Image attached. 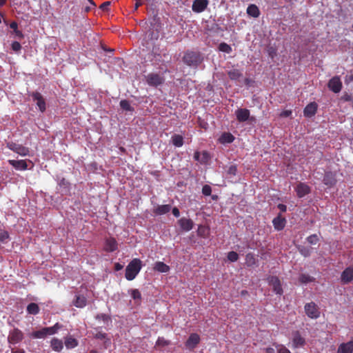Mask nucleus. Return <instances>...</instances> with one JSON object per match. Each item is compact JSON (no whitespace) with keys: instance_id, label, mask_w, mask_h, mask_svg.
<instances>
[{"instance_id":"nucleus-1","label":"nucleus","mask_w":353,"mask_h":353,"mask_svg":"<svg viewBox=\"0 0 353 353\" xmlns=\"http://www.w3.org/2000/svg\"><path fill=\"white\" fill-rule=\"evenodd\" d=\"M141 269V261L139 259L132 260L125 268V279L128 281L133 280Z\"/></svg>"},{"instance_id":"nucleus-2","label":"nucleus","mask_w":353,"mask_h":353,"mask_svg":"<svg viewBox=\"0 0 353 353\" xmlns=\"http://www.w3.org/2000/svg\"><path fill=\"white\" fill-rule=\"evenodd\" d=\"M183 61L188 66L197 67L203 59L199 52L188 50L185 52Z\"/></svg>"},{"instance_id":"nucleus-3","label":"nucleus","mask_w":353,"mask_h":353,"mask_svg":"<svg viewBox=\"0 0 353 353\" xmlns=\"http://www.w3.org/2000/svg\"><path fill=\"white\" fill-rule=\"evenodd\" d=\"M145 78L147 84L152 87L161 85L165 81L163 76L157 73H149Z\"/></svg>"},{"instance_id":"nucleus-4","label":"nucleus","mask_w":353,"mask_h":353,"mask_svg":"<svg viewBox=\"0 0 353 353\" xmlns=\"http://www.w3.org/2000/svg\"><path fill=\"white\" fill-rule=\"evenodd\" d=\"M6 146L8 149L21 156L25 157L29 154V149L21 144L10 141L7 143Z\"/></svg>"},{"instance_id":"nucleus-5","label":"nucleus","mask_w":353,"mask_h":353,"mask_svg":"<svg viewBox=\"0 0 353 353\" xmlns=\"http://www.w3.org/2000/svg\"><path fill=\"white\" fill-rule=\"evenodd\" d=\"M23 339V332L18 328H14L9 333L8 341L9 343L14 345L21 342Z\"/></svg>"},{"instance_id":"nucleus-6","label":"nucleus","mask_w":353,"mask_h":353,"mask_svg":"<svg viewBox=\"0 0 353 353\" xmlns=\"http://www.w3.org/2000/svg\"><path fill=\"white\" fill-rule=\"evenodd\" d=\"M269 285L272 287L273 291L276 294L281 295L283 292L281 283L279 277L270 276L268 278Z\"/></svg>"},{"instance_id":"nucleus-7","label":"nucleus","mask_w":353,"mask_h":353,"mask_svg":"<svg viewBox=\"0 0 353 353\" xmlns=\"http://www.w3.org/2000/svg\"><path fill=\"white\" fill-rule=\"evenodd\" d=\"M305 311L306 314L312 319H316L320 314L317 305L314 302L305 304Z\"/></svg>"},{"instance_id":"nucleus-8","label":"nucleus","mask_w":353,"mask_h":353,"mask_svg":"<svg viewBox=\"0 0 353 353\" xmlns=\"http://www.w3.org/2000/svg\"><path fill=\"white\" fill-rule=\"evenodd\" d=\"M328 88L334 93H339L342 89V82L337 76L332 77L328 82Z\"/></svg>"},{"instance_id":"nucleus-9","label":"nucleus","mask_w":353,"mask_h":353,"mask_svg":"<svg viewBox=\"0 0 353 353\" xmlns=\"http://www.w3.org/2000/svg\"><path fill=\"white\" fill-rule=\"evenodd\" d=\"M341 280L343 284H347L353 281V266L346 268L341 273Z\"/></svg>"},{"instance_id":"nucleus-10","label":"nucleus","mask_w":353,"mask_h":353,"mask_svg":"<svg viewBox=\"0 0 353 353\" xmlns=\"http://www.w3.org/2000/svg\"><path fill=\"white\" fill-rule=\"evenodd\" d=\"M208 3V0H194L192 6V9L194 12L200 13L206 9Z\"/></svg>"},{"instance_id":"nucleus-11","label":"nucleus","mask_w":353,"mask_h":353,"mask_svg":"<svg viewBox=\"0 0 353 353\" xmlns=\"http://www.w3.org/2000/svg\"><path fill=\"white\" fill-rule=\"evenodd\" d=\"M32 99L34 101L37 102V105L39 107V110L41 112H43L46 110V105L45 99L41 93L38 92H34L32 94Z\"/></svg>"},{"instance_id":"nucleus-12","label":"nucleus","mask_w":353,"mask_h":353,"mask_svg":"<svg viewBox=\"0 0 353 353\" xmlns=\"http://www.w3.org/2000/svg\"><path fill=\"white\" fill-rule=\"evenodd\" d=\"M200 342V336L198 334L192 333L190 335L189 338L185 342V346L192 350L196 347V346Z\"/></svg>"},{"instance_id":"nucleus-13","label":"nucleus","mask_w":353,"mask_h":353,"mask_svg":"<svg viewBox=\"0 0 353 353\" xmlns=\"http://www.w3.org/2000/svg\"><path fill=\"white\" fill-rule=\"evenodd\" d=\"M323 182L328 187L334 186L336 183V174L330 171L326 172L324 174Z\"/></svg>"},{"instance_id":"nucleus-14","label":"nucleus","mask_w":353,"mask_h":353,"mask_svg":"<svg viewBox=\"0 0 353 353\" xmlns=\"http://www.w3.org/2000/svg\"><path fill=\"white\" fill-rule=\"evenodd\" d=\"M178 223L182 230L188 232L193 228L194 223L190 219L183 217L178 220Z\"/></svg>"},{"instance_id":"nucleus-15","label":"nucleus","mask_w":353,"mask_h":353,"mask_svg":"<svg viewBox=\"0 0 353 353\" xmlns=\"http://www.w3.org/2000/svg\"><path fill=\"white\" fill-rule=\"evenodd\" d=\"M236 119L239 122H245L248 120L250 117V110L246 108H239L236 112Z\"/></svg>"},{"instance_id":"nucleus-16","label":"nucleus","mask_w":353,"mask_h":353,"mask_svg":"<svg viewBox=\"0 0 353 353\" xmlns=\"http://www.w3.org/2000/svg\"><path fill=\"white\" fill-rule=\"evenodd\" d=\"M296 192L298 197L302 198L310 192V188L304 183H299L296 188Z\"/></svg>"},{"instance_id":"nucleus-17","label":"nucleus","mask_w":353,"mask_h":353,"mask_svg":"<svg viewBox=\"0 0 353 353\" xmlns=\"http://www.w3.org/2000/svg\"><path fill=\"white\" fill-rule=\"evenodd\" d=\"M318 105L315 102H311L307 104L303 110L304 116L306 117H312L315 115L317 111Z\"/></svg>"},{"instance_id":"nucleus-18","label":"nucleus","mask_w":353,"mask_h":353,"mask_svg":"<svg viewBox=\"0 0 353 353\" xmlns=\"http://www.w3.org/2000/svg\"><path fill=\"white\" fill-rule=\"evenodd\" d=\"M285 223L286 219L282 217L281 214H279V215L272 220L274 228L277 231L282 230L285 228Z\"/></svg>"},{"instance_id":"nucleus-19","label":"nucleus","mask_w":353,"mask_h":353,"mask_svg":"<svg viewBox=\"0 0 353 353\" xmlns=\"http://www.w3.org/2000/svg\"><path fill=\"white\" fill-rule=\"evenodd\" d=\"M118 248V244L116 239L113 237H110L105 239L104 250L106 252H114Z\"/></svg>"},{"instance_id":"nucleus-20","label":"nucleus","mask_w":353,"mask_h":353,"mask_svg":"<svg viewBox=\"0 0 353 353\" xmlns=\"http://www.w3.org/2000/svg\"><path fill=\"white\" fill-rule=\"evenodd\" d=\"M9 164L18 170H26L28 169V164L26 160H12L8 161Z\"/></svg>"},{"instance_id":"nucleus-21","label":"nucleus","mask_w":353,"mask_h":353,"mask_svg":"<svg viewBox=\"0 0 353 353\" xmlns=\"http://www.w3.org/2000/svg\"><path fill=\"white\" fill-rule=\"evenodd\" d=\"M353 352V340L347 343H343L339 345L337 353H352Z\"/></svg>"},{"instance_id":"nucleus-22","label":"nucleus","mask_w":353,"mask_h":353,"mask_svg":"<svg viewBox=\"0 0 353 353\" xmlns=\"http://www.w3.org/2000/svg\"><path fill=\"white\" fill-rule=\"evenodd\" d=\"M292 343L294 347H303L305 343V341L299 332H296L293 336Z\"/></svg>"},{"instance_id":"nucleus-23","label":"nucleus","mask_w":353,"mask_h":353,"mask_svg":"<svg viewBox=\"0 0 353 353\" xmlns=\"http://www.w3.org/2000/svg\"><path fill=\"white\" fill-rule=\"evenodd\" d=\"M234 137L230 132H223L219 139L222 144L231 143L234 141Z\"/></svg>"},{"instance_id":"nucleus-24","label":"nucleus","mask_w":353,"mask_h":353,"mask_svg":"<svg viewBox=\"0 0 353 353\" xmlns=\"http://www.w3.org/2000/svg\"><path fill=\"white\" fill-rule=\"evenodd\" d=\"M87 300L85 296L77 295L73 301V305L79 308L84 307L86 305Z\"/></svg>"},{"instance_id":"nucleus-25","label":"nucleus","mask_w":353,"mask_h":353,"mask_svg":"<svg viewBox=\"0 0 353 353\" xmlns=\"http://www.w3.org/2000/svg\"><path fill=\"white\" fill-rule=\"evenodd\" d=\"M171 210L170 205H158L154 210V213L157 215H162L169 212Z\"/></svg>"},{"instance_id":"nucleus-26","label":"nucleus","mask_w":353,"mask_h":353,"mask_svg":"<svg viewBox=\"0 0 353 353\" xmlns=\"http://www.w3.org/2000/svg\"><path fill=\"white\" fill-rule=\"evenodd\" d=\"M257 263V259L254 253H248L245 256V264L248 267H253Z\"/></svg>"},{"instance_id":"nucleus-27","label":"nucleus","mask_w":353,"mask_h":353,"mask_svg":"<svg viewBox=\"0 0 353 353\" xmlns=\"http://www.w3.org/2000/svg\"><path fill=\"white\" fill-rule=\"evenodd\" d=\"M78 344V341L71 336L65 338V345L68 349L74 348Z\"/></svg>"},{"instance_id":"nucleus-28","label":"nucleus","mask_w":353,"mask_h":353,"mask_svg":"<svg viewBox=\"0 0 353 353\" xmlns=\"http://www.w3.org/2000/svg\"><path fill=\"white\" fill-rule=\"evenodd\" d=\"M154 270L159 272L166 273L169 272L170 267L163 262L158 261L154 264Z\"/></svg>"},{"instance_id":"nucleus-29","label":"nucleus","mask_w":353,"mask_h":353,"mask_svg":"<svg viewBox=\"0 0 353 353\" xmlns=\"http://www.w3.org/2000/svg\"><path fill=\"white\" fill-rule=\"evenodd\" d=\"M247 13L252 17H258L260 14L259 8L254 4H250L247 8Z\"/></svg>"},{"instance_id":"nucleus-30","label":"nucleus","mask_w":353,"mask_h":353,"mask_svg":"<svg viewBox=\"0 0 353 353\" xmlns=\"http://www.w3.org/2000/svg\"><path fill=\"white\" fill-rule=\"evenodd\" d=\"M51 347L56 352H60L63 347L62 341L57 338H53L51 340Z\"/></svg>"},{"instance_id":"nucleus-31","label":"nucleus","mask_w":353,"mask_h":353,"mask_svg":"<svg viewBox=\"0 0 353 353\" xmlns=\"http://www.w3.org/2000/svg\"><path fill=\"white\" fill-rule=\"evenodd\" d=\"M132 298L134 300L135 303L140 305L141 302V294L138 289H132L128 291Z\"/></svg>"},{"instance_id":"nucleus-32","label":"nucleus","mask_w":353,"mask_h":353,"mask_svg":"<svg viewBox=\"0 0 353 353\" xmlns=\"http://www.w3.org/2000/svg\"><path fill=\"white\" fill-rule=\"evenodd\" d=\"M26 310L29 314L36 315L39 313L40 308L38 304L35 303H31L28 305Z\"/></svg>"},{"instance_id":"nucleus-33","label":"nucleus","mask_w":353,"mask_h":353,"mask_svg":"<svg viewBox=\"0 0 353 353\" xmlns=\"http://www.w3.org/2000/svg\"><path fill=\"white\" fill-rule=\"evenodd\" d=\"M172 144L177 148H180L183 145V137L179 134H174L172 138Z\"/></svg>"},{"instance_id":"nucleus-34","label":"nucleus","mask_w":353,"mask_h":353,"mask_svg":"<svg viewBox=\"0 0 353 353\" xmlns=\"http://www.w3.org/2000/svg\"><path fill=\"white\" fill-rule=\"evenodd\" d=\"M61 325H60L59 323H56L52 327H44V330L47 332L48 335H52L56 334L58 332V330L61 328Z\"/></svg>"},{"instance_id":"nucleus-35","label":"nucleus","mask_w":353,"mask_h":353,"mask_svg":"<svg viewBox=\"0 0 353 353\" xmlns=\"http://www.w3.org/2000/svg\"><path fill=\"white\" fill-rule=\"evenodd\" d=\"M242 76L243 74L237 69H232L228 72V77L231 80H238Z\"/></svg>"},{"instance_id":"nucleus-36","label":"nucleus","mask_w":353,"mask_h":353,"mask_svg":"<svg viewBox=\"0 0 353 353\" xmlns=\"http://www.w3.org/2000/svg\"><path fill=\"white\" fill-rule=\"evenodd\" d=\"M315 279L309 274H301L299 276V281L301 283H308L314 281Z\"/></svg>"},{"instance_id":"nucleus-37","label":"nucleus","mask_w":353,"mask_h":353,"mask_svg":"<svg viewBox=\"0 0 353 353\" xmlns=\"http://www.w3.org/2000/svg\"><path fill=\"white\" fill-rule=\"evenodd\" d=\"M208 234H209V230L207 227L202 225H200L198 227V230H197L198 236L203 237V238H207Z\"/></svg>"},{"instance_id":"nucleus-38","label":"nucleus","mask_w":353,"mask_h":353,"mask_svg":"<svg viewBox=\"0 0 353 353\" xmlns=\"http://www.w3.org/2000/svg\"><path fill=\"white\" fill-rule=\"evenodd\" d=\"M121 108L125 111L128 112H133L134 110V108L130 105V102L128 100H121L120 101Z\"/></svg>"},{"instance_id":"nucleus-39","label":"nucleus","mask_w":353,"mask_h":353,"mask_svg":"<svg viewBox=\"0 0 353 353\" xmlns=\"http://www.w3.org/2000/svg\"><path fill=\"white\" fill-rule=\"evenodd\" d=\"M47 335V332L44 330V327L40 330L34 331L31 334V336L34 339H42Z\"/></svg>"},{"instance_id":"nucleus-40","label":"nucleus","mask_w":353,"mask_h":353,"mask_svg":"<svg viewBox=\"0 0 353 353\" xmlns=\"http://www.w3.org/2000/svg\"><path fill=\"white\" fill-rule=\"evenodd\" d=\"M170 344V341L163 337H159L156 341L155 347H164Z\"/></svg>"},{"instance_id":"nucleus-41","label":"nucleus","mask_w":353,"mask_h":353,"mask_svg":"<svg viewBox=\"0 0 353 353\" xmlns=\"http://www.w3.org/2000/svg\"><path fill=\"white\" fill-rule=\"evenodd\" d=\"M219 50L221 52H225L228 54L230 53L232 50L231 46L225 42L221 43L219 44Z\"/></svg>"},{"instance_id":"nucleus-42","label":"nucleus","mask_w":353,"mask_h":353,"mask_svg":"<svg viewBox=\"0 0 353 353\" xmlns=\"http://www.w3.org/2000/svg\"><path fill=\"white\" fill-rule=\"evenodd\" d=\"M210 160V155L207 151H203L201 153V163L207 164Z\"/></svg>"},{"instance_id":"nucleus-43","label":"nucleus","mask_w":353,"mask_h":353,"mask_svg":"<svg viewBox=\"0 0 353 353\" xmlns=\"http://www.w3.org/2000/svg\"><path fill=\"white\" fill-rule=\"evenodd\" d=\"M341 100L343 101H350L352 103V106L353 108V95L351 94H348L347 92L343 93V94L341 97Z\"/></svg>"},{"instance_id":"nucleus-44","label":"nucleus","mask_w":353,"mask_h":353,"mask_svg":"<svg viewBox=\"0 0 353 353\" xmlns=\"http://www.w3.org/2000/svg\"><path fill=\"white\" fill-rule=\"evenodd\" d=\"M228 259L231 262H235L239 259V254L234 251L229 252L228 254Z\"/></svg>"},{"instance_id":"nucleus-45","label":"nucleus","mask_w":353,"mask_h":353,"mask_svg":"<svg viewBox=\"0 0 353 353\" xmlns=\"http://www.w3.org/2000/svg\"><path fill=\"white\" fill-rule=\"evenodd\" d=\"M237 173V166L236 165H231L228 170H227V174L228 175H232V176H235Z\"/></svg>"},{"instance_id":"nucleus-46","label":"nucleus","mask_w":353,"mask_h":353,"mask_svg":"<svg viewBox=\"0 0 353 353\" xmlns=\"http://www.w3.org/2000/svg\"><path fill=\"white\" fill-rule=\"evenodd\" d=\"M307 242L311 245H315L319 241L316 234H312L307 238Z\"/></svg>"},{"instance_id":"nucleus-47","label":"nucleus","mask_w":353,"mask_h":353,"mask_svg":"<svg viewBox=\"0 0 353 353\" xmlns=\"http://www.w3.org/2000/svg\"><path fill=\"white\" fill-rule=\"evenodd\" d=\"M202 193L205 196H210L212 193V188L209 185H204L202 188Z\"/></svg>"},{"instance_id":"nucleus-48","label":"nucleus","mask_w":353,"mask_h":353,"mask_svg":"<svg viewBox=\"0 0 353 353\" xmlns=\"http://www.w3.org/2000/svg\"><path fill=\"white\" fill-rule=\"evenodd\" d=\"M11 46H12V49L14 52H19L21 49V45L18 41H13Z\"/></svg>"},{"instance_id":"nucleus-49","label":"nucleus","mask_w":353,"mask_h":353,"mask_svg":"<svg viewBox=\"0 0 353 353\" xmlns=\"http://www.w3.org/2000/svg\"><path fill=\"white\" fill-rule=\"evenodd\" d=\"M9 238V234L6 231L0 232V242H4Z\"/></svg>"},{"instance_id":"nucleus-50","label":"nucleus","mask_w":353,"mask_h":353,"mask_svg":"<svg viewBox=\"0 0 353 353\" xmlns=\"http://www.w3.org/2000/svg\"><path fill=\"white\" fill-rule=\"evenodd\" d=\"M106 336H107V334L105 332H97L94 334V338L97 339H100V340L105 339L106 338Z\"/></svg>"},{"instance_id":"nucleus-51","label":"nucleus","mask_w":353,"mask_h":353,"mask_svg":"<svg viewBox=\"0 0 353 353\" xmlns=\"http://www.w3.org/2000/svg\"><path fill=\"white\" fill-rule=\"evenodd\" d=\"M299 252H301V254L303 256H304L305 257L310 256V250L308 248H302L299 249Z\"/></svg>"},{"instance_id":"nucleus-52","label":"nucleus","mask_w":353,"mask_h":353,"mask_svg":"<svg viewBox=\"0 0 353 353\" xmlns=\"http://www.w3.org/2000/svg\"><path fill=\"white\" fill-rule=\"evenodd\" d=\"M110 5V1H105V2H103L101 6H100V8L102 10H104V11H107L108 10V8Z\"/></svg>"},{"instance_id":"nucleus-53","label":"nucleus","mask_w":353,"mask_h":353,"mask_svg":"<svg viewBox=\"0 0 353 353\" xmlns=\"http://www.w3.org/2000/svg\"><path fill=\"white\" fill-rule=\"evenodd\" d=\"M291 114H292V111L286 110H283V112H281L280 117H288Z\"/></svg>"},{"instance_id":"nucleus-54","label":"nucleus","mask_w":353,"mask_h":353,"mask_svg":"<svg viewBox=\"0 0 353 353\" xmlns=\"http://www.w3.org/2000/svg\"><path fill=\"white\" fill-rule=\"evenodd\" d=\"M278 353H290V352L285 347L281 345L278 349Z\"/></svg>"},{"instance_id":"nucleus-55","label":"nucleus","mask_w":353,"mask_h":353,"mask_svg":"<svg viewBox=\"0 0 353 353\" xmlns=\"http://www.w3.org/2000/svg\"><path fill=\"white\" fill-rule=\"evenodd\" d=\"M16 37L19 39H21L23 38V34L22 33V32L21 30H19L18 29L17 30H15V31H14Z\"/></svg>"},{"instance_id":"nucleus-56","label":"nucleus","mask_w":353,"mask_h":353,"mask_svg":"<svg viewBox=\"0 0 353 353\" xmlns=\"http://www.w3.org/2000/svg\"><path fill=\"white\" fill-rule=\"evenodd\" d=\"M194 159L201 163V153L199 152L196 151L194 152Z\"/></svg>"},{"instance_id":"nucleus-57","label":"nucleus","mask_w":353,"mask_h":353,"mask_svg":"<svg viewBox=\"0 0 353 353\" xmlns=\"http://www.w3.org/2000/svg\"><path fill=\"white\" fill-rule=\"evenodd\" d=\"M277 208L280 210L281 212H286L287 210V206L284 204H282V203H279L278 205H277Z\"/></svg>"},{"instance_id":"nucleus-58","label":"nucleus","mask_w":353,"mask_h":353,"mask_svg":"<svg viewBox=\"0 0 353 353\" xmlns=\"http://www.w3.org/2000/svg\"><path fill=\"white\" fill-rule=\"evenodd\" d=\"M69 185V183L68 182L67 180H65L64 178H63L60 182H59V185L60 186H64V187H68Z\"/></svg>"},{"instance_id":"nucleus-59","label":"nucleus","mask_w":353,"mask_h":353,"mask_svg":"<svg viewBox=\"0 0 353 353\" xmlns=\"http://www.w3.org/2000/svg\"><path fill=\"white\" fill-rule=\"evenodd\" d=\"M172 214L175 217H179L180 216L179 210L177 208L174 207L172 209Z\"/></svg>"},{"instance_id":"nucleus-60","label":"nucleus","mask_w":353,"mask_h":353,"mask_svg":"<svg viewBox=\"0 0 353 353\" xmlns=\"http://www.w3.org/2000/svg\"><path fill=\"white\" fill-rule=\"evenodd\" d=\"M11 352L12 353H26L23 349H19L17 347L12 348Z\"/></svg>"},{"instance_id":"nucleus-61","label":"nucleus","mask_w":353,"mask_h":353,"mask_svg":"<svg viewBox=\"0 0 353 353\" xmlns=\"http://www.w3.org/2000/svg\"><path fill=\"white\" fill-rule=\"evenodd\" d=\"M10 28L11 29L13 30V31H15V30H17L18 29V24L17 22L15 21H12L10 24Z\"/></svg>"},{"instance_id":"nucleus-62","label":"nucleus","mask_w":353,"mask_h":353,"mask_svg":"<svg viewBox=\"0 0 353 353\" xmlns=\"http://www.w3.org/2000/svg\"><path fill=\"white\" fill-rule=\"evenodd\" d=\"M269 55L273 58L274 56L276 54V50L273 48H270L268 50Z\"/></svg>"},{"instance_id":"nucleus-63","label":"nucleus","mask_w":353,"mask_h":353,"mask_svg":"<svg viewBox=\"0 0 353 353\" xmlns=\"http://www.w3.org/2000/svg\"><path fill=\"white\" fill-rule=\"evenodd\" d=\"M123 268V265H121L120 263H117L115 264V270L117 271L121 270Z\"/></svg>"},{"instance_id":"nucleus-64","label":"nucleus","mask_w":353,"mask_h":353,"mask_svg":"<svg viewBox=\"0 0 353 353\" xmlns=\"http://www.w3.org/2000/svg\"><path fill=\"white\" fill-rule=\"evenodd\" d=\"M265 350V353H275L274 350L272 347H268Z\"/></svg>"}]
</instances>
